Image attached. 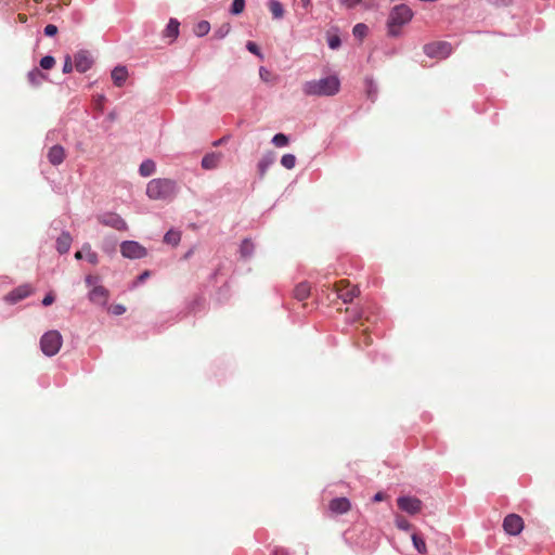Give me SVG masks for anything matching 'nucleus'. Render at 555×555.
I'll use <instances>...</instances> for the list:
<instances>
[{"mask_svg": "<svg viewBox=\"0 0 555 555\" xmlns=\"http://www.w3.org/2000/svg\"><path fill=\"white\" fill-rule=\"evenodd\" d=\"M222 141H223V139H220V140L216 141V142L214 143V145L221 144V142H222Z\"/></svg>", "mask_w": 555, "mask_h": 555, "instance_id": "51", "label": "nucleus"}, {"mask_svg": "<svg viewBox=\"0 0 555 555\" xmlns=\"http://www.w3.org/2000/svg\"><path fill=\"white\" fill-rule=\"evenodd\" d=\"M386 495L383 493V492H377L374 498H373V501L374 502H380L383 500H385Z\"/></svg>", "mask_w": 555, "mask_h": 555, "instance_id": "46", "label": "nucleus"}, {"mask_svg": "<svg viewBox=\"0 0 555 555\" xmlns=\"http://www.w3.org/2000/svg\"><path fill=\"white\" fill-rule=\"evenodd\" d=\"M396 526L400 530L408 531L411 529L412 525L402 516L396 517Z\"/></svg>", "mask_w": 555, "mask_h": 555, "instance_id": "35", "label": "nucleus"}, {"mask_svg": "<svg viewBox=\"0 0 555 555\" xmlns=\"http://www.w3.org/2000/svg\"><path fill=\"white\" fill-rule=\"evenodd\" d=\"M73 60L69 55H66L64 65H63V73L68 74L73 70Z\"/></svg>", "mask_w": 555, "mask_h": 555, "instance_id": "39", "label": "nucleus"}, {"mask_svg": "<svg viewBox=\"0 0 555 555\" xmlns=\"http://www.w3.org/2000/svg\"><path fill=\"white\" fill-rule=\"evenodd\" d=\"M180 23L177 18H170L168 25L163 31V36L169 39V42H173L179 36Z\"/></svg>", "mask_w": 555, "mask_h": 555, "instance_id": "18", "label": "nucleus"}, {"mask_svg": "<svg viewBox=\"0 0 555 555\" xmlns=\"http://www.w3.org/2000/svg\"><path fill=\"white\" fill-rule=\"evenodd\" d=\"M398 507L410 514L415 515L422 511L423 503L415 496H400L397 499Z\"/></svg>", "mask_w": 555, "mask_h": 555, "instance_id": "8", "label": "nucleus"}, {"mask_svg": "<svg viewBox=\"0 0 555 555\" xmlns=\"http://www.w3.org/2000/svg\"><path fill=\"white\" fill-rule=\"evenodd\" d=\"M272 143L276 147H283L288 144V138L284 133H278L273 137Z\"/></svg>", "mask_w": 555, "mask_h": 555, "instance_id": "33", "label": "nucleus"}, {"mask_svg": "<svg viewBox=\"0 0 555 555\" xmlns=\"http://www.w3.org/2000/svg\"><path fill=\"white\" fill-rule=\"evenodd\" d=\"M96 219L104 227H109L117 231H127L128 230L127 222L116 212L106 211V212L100 214L96 217Z\"/></svg>", "mask_w": 555, "mask_h": 555, "instance_id": "5", "label": "nucleus"}, {"mask_svg": "<svg viewBox=\"0 0 555 555\" xmlns=\"http://www.w3.org/2000/svg\"><path fill=\"white\" fill-rule=\"evenodd\" d=\"M28 81L31 86H40L43 81L48 79V76L43 74L40 69L34 68L28 73Z\"/></svg>", "mask_w": 555, "mask_h": 555, "instance_id": "23", "label": "nucleus"}, {"mask_svg": "<svg viewBox=\"0 0 555 555\" xmlns=\"http://www.w3.org/2000/svg\"><path fill=\"white\" fill-rule=\"evenodd\" d=\"M451 51L448 42H431L424 46V52L429 57H447Z\"/></svg>", "mask_w": 555, "mask_h": 555, "instance_id": "9", "label": "nucleus"}, {"mask_svg": "<svg viewBox=\"0 0 555 555\" xmlns=\"http://www.w3.org/2000/svg\"><path fill=\"white\" fill-rule=\"evenodd\" d=\"M34 1L37 2V3H41L42 0H34Z\"/></svg>", "mask_w": 555, "mask_h": 555, "instance_id": "52", "label": "nucleus"}, {"mask_svg": "<svg viewBox=\"0 0 555 555\" xmlns=\"http://www.w3.org/2000/svg\"><path fill=\"white\" fill-rule=\"evenodd\" d=\"M128 78V70L125 66H116L112 70V79L115 86L121 87Z\"/></svg>", "mask_w": 555, "mask_h": 555, "instance_id": "20", "label": "nucleus"}, {"mask_svg": "<svg viewBox=\"0 0 555 555\" xmlns=\"http://www.w3.org/2000/svg\"><path fill=\"white\" fill-rule=\"evenodd\" d=\"M120 253L125 258L141 259L147 255L146 248L135 241H125L120 244Z\"/></svg>", "mask_w": 555, "mask_h": 555, "instance_id": "6", "label": "nucleus"}, {"mask_svg": "<svg viewBox=\"0 0 555 555\" xmlns=\"http://www.w3.org/2000/svg\"><path fill=\"white\" fill-rule=\"evenodd\" d=\"M367 31L369 27L363 23H359L353 27V35L359 39H363L367 35Z\"/></svg>", "mask_w": 555, "mask_h": 555, "instance_id": "31", "label": "nucleus"}, {"mask_svg": "<svg viewBox=\"0 0 555 555\" xmlns=\"http://www.w3.org/2000/svg\"><path fill=\"white\" fill-rule=\"evenodd\" d=\"M311 293V286L308 282H300L297 284L293 291V296L295 299L299 301L306 300Z\"/></svg>", "mask_w": 555, "mask_h": 555, "instance_id": "19", "label": "nucleus"}, {"mask_svg": "<svg viewBox=\"0 0 555 555\" xmlns=\"http://www.w3.org/2000/svg\"><path fill=\"white\" fill-rule=\"evenodd\" d=\"M412 16L413 12L408 5H396L391 10L387 22L389 36H398L400 34V28L408 24L412 20Z\"/></svg>", "mask_w": 555, "mask_h": 555, "instance_id": "2", "label": "nucleus"}, {"mask_svg": "<svg viewBox=\"0 0 555 555\" xmlns=\"http://www.w3.org/2000/svg\"><path fill=\"white\" fill-rule=\"evenodd\" d=\"M263 74H268V72L264 68H260V76L263 78Z\"/></svg>", "mask_w": 555, "mask_h": 555, "instance_id": "50", "label": "nucleus"}, {"mask_svg": "<svg viewBox=\"0 0 555 555\" xmlns=\"http://www.w3.org/2000/svg\"><path fill=\"white\" fill-rule=\"evenodd\" d=\"M47 157L53 166H59L66 157L65 149L60 144H55L50 147Z\"/></svg>", "mask_w": 555, "mask_h": 555, "instance_id": "15", "label": "nucleus"}, {"mask_svg": "<svg viewBox=\"0 0 555 555\" xmlns=\"http://www.w3.org/2000/svg\"><path fill=\"white\" fill-rule=\"evenodd\" d=\"M245 9V0H233L230 12L234 15L241 14Z\"/></svg>", "mask_w": 555, "mask_h": 555, "instance_id": "32", "label": "nucleus"}, {"mask_svg": "<svg viewBox=\"0 0 555 555\" xmlns=\"http://www.w3.org/2000/svg\"><path fill=\"white\" fill-rule=\"evenodd\" d=\"M83 257H86L91 264H96L99 262L98 254L91 249V246L88 243L83 244L82 250H78L75 254V258L78 260Z\"/></svg>", "mask_w": 555, "mask_h": 555, "instance_id": "17", "label": "nucleus"}, {"mask_svg": "<svg viewBox=\"0 0 555 555\" xmlns=\"http://www.w3.org/2000/svg\"><path fill=\"white\" fill-rule=\"evenodd\" d=\"M275 156L273 153H267L258 163V172L261 178L264 177L269 167L274 163Z\"/></svg>", "mask_w": 555, "mask_h": 555, "instance_id": "22", "label": "nucleus"}, {"mask_svg": "<svg viewBox=\"0 0 555 555\" xmlns=\"http://www.w3.org/2000/svg\"><path fill=\"white\" fill-rule=\"evenodd\" d=\"M150 275V272L149 271H144L140 276H139V281H144L147 276Z\"/></svg>", "mask_w": 555, "mask_h": 555, "instance_id": "48", "label": "nucleus"}, {"mask_svg": "<svg viewBox=\"0 0 555 555\" xmlns=\"http://www.w3.org/2000/svg\"><path fill=\"white\" fill-rule=\"evenodd\" d=\"M411 538H412V542H413L414 547L421 554H426L427 553V546H426V543H425L424 539L422 537H420L418 534H416V533H413Z\"/></svg>", "mask_w": 555, "mask_h": 555, "instance_id": "26", "label": "nucleus"}, {"mask_svg": "<svg viewBox=\"0 0 555 555\" xmlns=\"http://www.w3.org/2000/svg\"><path fill=\"white\" fill-rule=\"evenodd\" d=\"M328 46L331 49H337L340 46V39L337 36H333L328 40Z\"/></svg>", "mask_w": 555, "mask_h": 555, "instance_id": "42", "label": "nucleus"}, {"mask_svg": "<svg viewBox=\"0 0 555 555\" xmlns=\"http://www.w3.org/2000/svg\"><path fill=\"white\" fill-rule=\"evenodd\" d=\"M62 344V335L59 331L54 330L44 333L40 339L41 351L48 357L55 356L60 351Z\"/></svg>", "mask_w": 555, "mask_h": 555, "instance_id": "4", "label": "nucleus"}, {"mask_svg": "<svg viewBox=\"0 0 555 555\" xmlns=\"http://www.w3.org/2000/svg\"><path fill=\"white\" fill-rule=\"evenodd\" d=\"M18 18L21 22H25L26 21V16L23 15V14H18Z\"/></svg>", "mask_w": 555, "mask_h": 555, "instance_id": "49", "label": "nucleus"}, {"mask_svg": "<svg viewBox=\"0 0 555 555\" xmlns=\"http://www.w3.org/2000/svg\"><path fill=\"white\" fill-rule=\"evenodd\" d=\"M231 30L230 24L225 23L221 25L214 34L215 38L222 39L224 38Z\"/></svg>", "mask_w": 555, "mask_h": 555, "instance_id": "34", "label": "nucleus"}, {"mask_svg": "<svg viewBox=\"0 0 555 555\" xmlns=\"http://www.w3.org/2000/svg\"><path fill=\"white\" fill-rule=\"evenodd\" d=\"M108 311L114 315H121L126 312V307L121 304H116L111 306Z\"/></svg>", "mask_w": 555, "mask_h": 555, "instance_id": "37", "label": "nucleus"}, {"mask_svg": "<svg viewBox=\"0 0 555 555\" xmlns=\"http://www.w3.org/2000/svg\"><path fill=\"white\" fill-rule=\"evenodd\" d=\"M109 298V292L102 285H94L89 292V300L94 305L105 306Z\"/></svg>", "mask_w": 555, "mask_h": 555, "instance_id": "12", "label": "nucleus"}, {"mask_svg": "<svg viewBox=\"0 0 555 555\" xmlns=\"http://www.w3.org/2000/svg\"><path fill=\"white\" fill-rule=\"evenodd\" d=\"M268 7L274 18H282L284 16V8L280 1L270 0Z\"/></svg>", "mask_w": 555, "mask_h": 555, "instance_id": "24", "label": "nucleus"}, {"mask_svg": "<svg viewBox=\"0 0 555 555\" xmlns=\"http://www.w3.org/2000/svg\"><path fill=\"white\" fill-rule=\"evenodd\" d=\"M33 293V288L28 284L21 285L13 291H11L9 294L5 295L4 299L9 304H16L20 300L25 299Z\"/></svg>", "mask_w": 555, "mask_h": 555, "instance_id": "13", "label": "nucleus"}, {"mask_svg": "<svg viewBox=\"0 0 555 555\" xmlns=\"http://www.w3.org/2000/svg\"><path fill=\"white\" fill-rule=\"evenodd\" d=\"M56 34H57V27H56L55 25H53V24H49V25H47V26L44 27V35H46V36L51 37V36H54V35H56Z\"/></svg>", "mask_w": 555, "mask_h": 555, "instance_id": "40", "label": "nucleus"}, {"mask_svg": "<svg viewBox=\"0 0 555 555\" xmlns=\"http://www.w3.org/2000/svg\"><path fill=\"white\" fill-rule=\"evenodd\" d=\"M362 344L364 346H370L372 344L371 337L365 332L362 334Z\"/></svg>", "mask_w": 555, "mask_h": 555, "instance_id": "45", "label": "nucleus"}, {"mask_svg": "<svg viewBox=\"0 0 555 555\" xmlns=\"http://www.w3.org/2000/svg\"><path fill=\"white\" fill-rule=\"evenodd\" d=\"M210 30V24L207 21H201L194 26V34L197 37L207 35Z\"/></svg>", "mask_w": 555, "mask_h": 555, "instance_id": "25", "label": "nucleus"}, {"mask_svg": "<svg viewBox=\"0 0 555 555\" xmlns=\"http://www.w3.org/2000/svg\"><path fill=\"white\" fill-rule=\"evenodd\" d=\"M54 65H55V60H54V57H53V56H51V55L43 56V57L40 60V66H41L43 69H51Z\"/></svg>", "mask_w": 555, "mask_h": 555, "instance_id": "36", "label": "nucleus"}, {"mask_svg": "<svg viewBox=\"0 0 555 555\" xmlns=\"http://www.w3.org/2000/svg\"><path fill=\"white\" fill-rule=\"evenodd\" d=\"M340 81L336 76H327L319 80L307 81L302 86L306 95L332 96L338 93Z\"/></svg>", "mask_w": 555, "mask_h": 555, "instance_id": "1", "label": "nucleus"}, {"mask_svg": "<svg viewBox=\"0 0 555 555\" xmlns=\"http://www.w3.org/2000/svg\"><path fill=\"white\" fill-rule=\"evenodd\" d=\"M74 65L79 73H86L92 67L93 59L88 51L80 50L74 56Z\"/></svg>", "mask_w": 555, "mask_h": 555, "instance_id": "11", "label": "nucleus"}, {"mask_svg": "<svg viewBox=\"0 0 555 555\" xmlns=\"http://www.w3.org/2000/svg\"><path fill=\"white\" fill-rule=\"evenodd\" d=\"M300 2L305 9H308L311 7V0H300Z\"/></svg>", "mask_w": 555, "mask_h": 555, "instance_id": "47", "label": "nucleus"}, {"mask_svg": "<svg viewBox=\"0 0 555 555\" xmlns=\"http://www.w3.org/2000/svg\"><path fill=\"white\" fill-rule=\"evenodd\" d=\"M72 236L68 232H63L56 240V249L60 254H66L72 245Z\"/></svg>", "mask_w": 555, "mask_h": 555, "instance_id": "21", "label": "nucleus"}, {"mask_svg": "<svg viewBox=\"0 0 555 555\" xmlns=\"http://www.w3.org/2000/svg\"><path fill=\"white\" fill-rule=\"evenodd\" d=\"M328 508L332 513L340 515L350 511L351 504L347 498H336L331 500Z\"/></svg>", "mask_w": 555, "mask_h": 555, "instance_id": "14", "label": "nucleus"}, {"mask_svg": "<svg viewBox=\"0 0 555 555\" xmlns=\"http://www.w3.org/2000/svg\"><path fill=\"white\" fill-rule=\"evenodd\" d=\"M222 153L220 152H211L206 154L202 159V167L206 170L216 169L221 159H222Z\"/></svg>", "mask_w": 555, "mask_h": 555, "instance_id": "16", "label": "nucleus"}, {"mask_svg": "<svg viewBox=\"0 0 555 555\" xmlns=\"http://www.w3.org/2000/svg\"><path fill=\"white\" fill-rule=\"evenodd\" d=\"M175 193L176 182L170 179H153L146 186V194L151 199H168Z\"/></svg>", "mask_w": 555, "mask_h": 555, "instance_id": "3", "label": "nucleus"}, {"mask_svg": "<svg viewBox=\"0 0 555 555\" xmlns=\"http://www.w3.org/2000/svg\"><path fill=\"white\" fill-rule=\"evenodd\" d=\"M281 164L286 169H293L296 165V157L293 154H285L281 158Z\"/></svg>", "mask_w": 555, "mask_h": 555, "instance_id": "30", "label": "nucleus"}, {"mask_svg": "<svg viewBox=\"0 0 555 555\" xmlns=\"http://www.w3.org/2000/svg\"><path fill=\"white\" fill-rule=\"evenodd\" d=\"M98 281V276H94V275H88L86 276V284L88 286H94V284L96 283Z\"/></svg>", "mask_w": 555, "mask_h": 555, "instance_id": "44", "label": "nucleus"}, {"mask_svg": "<svg viewBox=\"0 0 555 555\" xmlns=\"http://www.w3.org/2000/svg\"><path fill=\"white\" fill-rule=\"evenodd\" d=\"M155 171V163L153 160H145L140 165V173L143 177H149Z\"/></svg>", "mask_w": 555, "mask_h": 555, "instance_id": "27", "label": "nucleus"}, {"mask_svg": "<svg viewBox=\"0 0 555 555\" xmlns=\"http://www.w3.org/2000/svg\"><path fill=\"white\" fill-rule=\"evenodd\" d=\"M503 528L508 534L517 535L524 529V520L516 514H509L504 518Z\"/></svg>", "mask_w": 555, "mask_h": 555, "instance_id": "10", "label": "nucleus"}, {"mask_svg": "<svg viewBox=\"0 0 555 555\" xmlns=\"http://www.w3.org/2000/svg\"><path fill=\"white\" fill-rule=\"evenodd\" d=\"M253 250H254V244L251 243L250 240H244L241 244V248H240V251H241V255L243 257H249L251 254H253Z\"/></svg>", "mask_w": 555, "mask_h": 555, "instance_id": "29", "label": "nucleus"}, {"mask_svg": "<svg viewBox=\"0 0 555 555\" xmlns=\"http://www.w3.org/2000/svg\"><path fill=\"white\" fill-rule=\"evenodd\" d=\"M340 3L348 9H352L356 5L362 3V0H340Z\"/></svg>", "mask_w": 555, "mask_h": 555, "instance_id": "41", "label": "nucleus"}, {"mask_svg": "<svg viewBox=\"0 0 555 555\" xmlns=\"http://www.w3.org/2000/svg\"><path fill=\"white\" fill-rule=\"evenodd\" d=\"M246 48H247V50H248L250 53H253V54L257 55L258 57H260V59H262V57H263V55H262V54H261V52H260L259 47H258L254 41H248V42L246 43Z\"/></svg>", "mask_w": 555, "mask_h": 555, "instance_id": "38", "label": "nucleus"}, {"mask_svg": "<svg viewBox=\"0 0 555 555\" xmlns=\"http://www.w3.org/2000/svg\"><path fill=\"white\" fill-rule=\"evenodd\" d=\"M54 295L52 293H49L48 295L44 296L43 300H42V305L43 306H50L54 302Z\"/></svg>", "mask_w": 555, "mask_h": 555, "instance_id": "43", "label": "nucleus"}, {"mask_svg": "<svg viewBox=\"0 0 555 555\" xmlns=\"http://www.w3.org/2000/svg\"><path fill=\"white\" fill-rule=\"evenodd\" d=\"M338 298L345 304L351 302L359 295L357 286H352L348 280H340L334 285Z\"/></svg>", "mask_w": 555, "mask_h": 555, "instance_id": "7", "label": "nucleus"}, {"mask_svg": "<svg viewBox=\"0 0 555 555\" xmlns=\"http://www.w3.org/2000/svg\"><path fill=\"white\" fill-rule=\"evenodd\" d=\"M180 238H181V234H180V232H177V231H168L164 236L165 243L171 244L173 246L178 245V243L180 242Z\"/></svg>", "mask_w": 555, "mask_h": 555, "instance_id": "28", "label": "nucleus"}]
</instances>
